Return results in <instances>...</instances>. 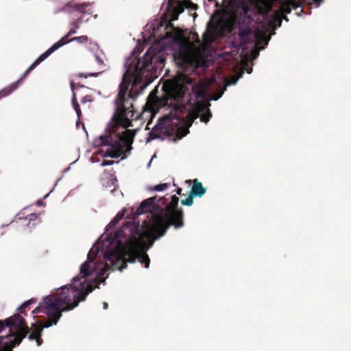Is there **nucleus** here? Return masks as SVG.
<instances>
[{"label": "nucleus", "instance_id": "nucleus-19", "mask_svg": "<svg viewBox=\"0 0 351 351\" xmlns=\"http://www.w3.org/2000/svg\"><path fill=\"white\" fill-rule=\"evenodd\" d=\"M169 186H170V184L162 183V184H159L158 185L154 186L152 189L154 191H162L167 189Z\"/></svg>", "mask_w": 351, "mask_h": 351}, {"label": "nucleus", "instance_id": "nucleus-30", "mask_svg": "<svg viewBox=\"0 0 351 351\" xmlns=\"http://www.w3.org/2000/svg\"><path fill=\"white\" fill-rule=\"evenodd\" d=\"M150 136H152V138H158V135H156L154 134V131H152L151 133H150Z\"/></svg>", "mask_w": 351, "mask_h": 351}, {"label": "nucleus", "instance_id": "nucleus-32", "mask_svg": "<svg viewBox=\"0 0 351 351\" xmlns=\"http://www.w3.org/2000/svg\"><path fill=\"white\" fill-rule=\"evenodd\" d=\"M166 36L167 38H171V37H172V34H171V33L167 32H166Z\"/></svg>", "mask_w": 351, "mask_h": 351}, {"label": "nucleus", "instance_id": "nucleus-36", "mask_svg": "<svg viewBox=\"0 0 351 351\" xmlns=\"http://www.w3.org/2000/svg\"><path fill=\"white\" fill-rule=\"evenodd\" d=\"M152 123V119H149V121L147 122V129H149L148 128V125Z\"/></svg>", "mask_w": 351, "mask_h": 351}, {"label": "nucleus", "instance_id": "nucleus-15", "mask_svg": "<svg viewBox=\"0 0 351 351\" xmlns=\"http://www.w3.org/2000/svg\"><path fill=\"white\" fill-rule=\"evenodd\" d=\"M90 3H77V5L75 6V11L82 14H92L93 11L90 8Z\"/></svg>", "mask_w": 351, "mask_h": 351}, {"label": "nucleus", "instance_id": "nucleus-39", "mask_svg": "<svg viewBox=\"0 0 351 351\" xmlns=\"http://www.w3.org/2000/svg\"><path fill=\"white\" fill-rule=\"evenodd\" d=\"M283 19H284L285 20H286V21H288V19L287 18V16H283Z\"/></svg>", "mask_w": 351, "mask_h": 351}, {"label": "nucleus", "instance_id": "nucleus-26", "mask_svg": "<svg viewBox=\"0 0 351 351\" xmlns=\"http://www.w3.org/2000/svg\"><path fill=\"white\" fill-rule=\"evenodd\" d=\"M114 163V160H103V162L101 163V166L102 167H104V166H108V165H112Z\"/></svg>", "mask_w": 351, "mask_h": 351}, {"label": "nucleus", "instance_id": "nucleus-20", "mask_svg": "<svg viewBox=\"0 0 351 351\" xmlns=\"http://www.w3.org/2000/svg\"><path fill=\"white\" fill-rule=\"evenodd\" d=\"M193 197L194 196H192V195L190 193L187 198L181 200V204L183 206H191L193 203Z\"/></svg>", "mask_w": 351, "mask_h": 351}, {"label": "nucleus", "instance_id": "nucleus-16", "mask_svg": "<svg viewBox=\"0 0 351 351\" xmlns=\"http://www.w3.org/2000/svg\"><path fill=\"white\" fill-rule=\"evenodd\" d=\"M36 302V299L32 298L27 301H25L19 308L18 311L20 315H25V309L28 308L31 304H35Z\"/></svg>", "mask_w": 351, "mask_h": 351}, {"label": "nucleus", "instance_id": "nucleus-14", "mask_svg": "<svg viewBox=\"0 0 351 351\" xmlns=\"http://www.w3.org/2000/svg\"><path fill=\"white\" fill-rule=\"evenodd\" d=\"M199 116L200 120L202 122L207 123L210 118L212 117V114L207 107L202 106L198 110V114L196 117Z\"/></svg>", "mask_w": 351, "mask_h": 351}, {"label": "nucleus", "instance_id": "nucleus-35", "mask_svg": "<svg viewBox=\"0 0 351 351\" xmlns=\"http://www.w3.org/2000/svg\"><path fill=\"white\" fill-rule=\"evenodd\" d=\"M104 308L106 309L108 308V304L106 302L104 303Z\"/></svg>", "mask_w": 351, "mask_h": 351}, {"label": "nucleus", "instance_id": "nucleus-22", "mask_svg": "<svg viewBox=\"0 0 351 351\" xmlns=\"http://www.w3.org/2000/svg\"><path fill=\"white\" fill-rule=\"evenodd\" d=\"M100 72H97V73H89L88 74H85L84 73H79L77 74H76V76L78 77H85L86 78L88 76H90V77H97L98 76L99 73Z\"/></svg>", "mask_w": 351, "mask_h": 351}, {"label": "nucleus", "instance_id": "nucleus-41", "mask_svg": "<svg viewBox=\"0 0 351 351\" xmlns=\"http://www.w3.org/2000/svg\"><path fill=\"white\" fill-rule=\"evenodd\" d=\"M209 1H213L214 0H208Z\"/></svg>", "mask_w": 351, "mask_h": 351}, {"label": "nucleus", "instance_id": "nucleus-37", "mask_svg": "<svg viewBox=\"0 0 351 351\" xmlns=\"http://www.w3.org/2000/svg\"><path fill=\"white\" fill-rule=\"evenodd\" d=\"M262 14L263 15L264 17H265L267 16H269V13H262Z\"/></svg>", "mask_w": 351, "mask_h": 351}, {"label": "nucleus", "instance_id": "nucleus-11", "mask_svg": "<svg viewBox=\"0 0 351 351\" xmlns=\"http://www.w3.org/2000/svg\"><path fill=\"white\" fill-rule=\"evenodd\" d=\"M219 34V27L216 24L209 23L207 26L206 32L203 35V38L205 43H211L217 37Z\"/></svg>", "mask_w": 351, "mask_h": 351}, {"label": "nucleus", "instance_id": "nucleus-5", "mask_svg": "<svg viewBox=\"0 0 351 351\" xmlns=\"http://www.w3.org/2000/svg\"><path fill=\"white\" fill-rule=\"evenodd\" d=\"M97 249L91 248L88 254L87 260L80 267V276L73 278V283L66 285L68 289H81L83 287L84 291L88 292L92 289V292L97 285L96 279L99 276L104 274L110 268L108 263L104 264L102 262H95L97 256Z\"/></svg>", "mask_w": 351, "mask_h": 351}, {"label": "nucleus", "instance_id": "nucleus-31", "mask_svg": "<svg viewBox=\"0 0 351 351\" xmlns=\"http://www.w3.org/2000/svg\"><path fill=\"white\" fill-rule=\"evenodd\" d=\"M182 189L181 188H178V189H176V193L178 195H182Z\"/></svg>", "mask_w": 351, "mask_h": 351}, {"label": "nucleus", "instance_id": "nucleus-29", "mask_svg": "<svg viewBox=\"0 0 351 351\" xmlns=\"http://www.w3.org/2000/svg\"><path fill=\"white\" fill-rule=\"evenodd\" d=\"M37 217V215L35 213H32L29 215V220H34Z\"/></svg>", "mask_w": 351, "mask_h": 351}, {"label": "nucleus", "instance_id": "nucleus-1", "mask_svg": "<svg viewBox=\"0 0 351 351\" xmlns=\"http://www.w3.org/2000/svg\"><path fill=\"white\" fill-rule=\"evenodd\" d=\"M153 50L149 49L142 59H134L129 65L123 75L119 86V92L114 99L115 113L114 120L117 124L121 125L125 131L120 134H110L101 136L100 145H110L103 157L117 158L123 154L129 153L132 149L134 134L128 130L132 126V121L136 120L141 114L134 110V102L139 93L134 86L141 82L143 71L147 69L152 63Z\"/></svg>", "mask_w": 351, "mask_h": 351}, {"label": "nucleus", "instance_id": "nucleus-7", "mask_svg": "<svg viewBox=\"0 0 351 351\" xmlns=\"http://www.w3.org/2000/svg\"><path fill=\"white\" fill-rule=\"evenodd\" d=\"M188 90L186 85L178 82H166L162 86L163 95L160 100V105L172 107L176 112H183L185 106L181 105L180 102Z\"/></svg>", "mask_w": 351, "mask_h": 351}, {"label": "nucleus", "instance_id": "nucleus-34", "mask_svg": "<svg viewBox=\"0 0 351 351\" xmlns=\"http://www.w3.org/2000/svg\"><path fill=\"white\" fill-rule=\"evenodd\" d=\"M169 27H171V29L174 28L171 23H169V25H167V29H168Z\"/></svg>", "mask_w": 351, "mask_h": 351}, {"label": "nucleus", "instance_id": "nucleus-27", "mask_svg": "<svg viewBox=\"0 0 351 351\" xmlns=\"http://www.w3.org/2000/svg\"><path fill=\"white\" fill-rule=\"evenodd\" d=\"M96 60L99 65H104L103 60L98 56H95Z\"/></svg>", "mask_w": 351, "mask_h": 351}, {"label": "nucleus", "instance_id": "nucleus-12", "mask_svg": "<svg viewBox=\"0 0 351 351\" xmlns=\"http://www.w3.org/2000/svg\"><path fill=\"white\" fill-rule=\"evenodd\" d=\"M70 86H71V89L72 90L73 92H74L75 90H77L79 88H88L87 87L84 86V85H81L80 84H75L73 81H71ZM72 104L75 109V111L76 112L78 119H80V117L82 114V111L80 110V105L77 100L76 94L75 93H73V94Z\"/></svg>", "mask_w": 351, "mask_h": 351}, {"label": "nucleus", "instance_id": "nucleus-38", "mask_svg": "<svg viewBox=\"0 0 351 351\" xmlns=\"http://www.w3.org/2000/svg\"><path fill=\"white\" fill-rule=\"evenodd\" d=\"M192 122H193V118H190V123H189V125H192Z\"/></svg>", "mask_w": 351, "mask_h": 351}, {"label": "nucleus", "instance_id": "nucleus-25", "mask_svg": "<svg viewBox=\"0 0 351 351\" xmlns=\"http://www.w3.org/2000/svg\"><path fill=\"white\" fill-rule=\"evenodd\" d=\"M271 21L273 23H275L276 21H278L280 24L281 23V19L279 18L278 13H272L271 14Z\"/></svg>", "mask_w": 351, "mask_h": 351}, {"label": "nucleus", "instance_id": "nucleus-2", "mask_svg": "<svg viewBox=\"0 0 351 351\" xmlns=\"http://www.w3.org/2000/svg\"><path fill=\"white\" fill-rule=\"evenodd\" d=\"M84 289L83 287L81 289H68L67 287L62 286L50 295L46 296L32 313H43L47 315V319L42 324H32V332L27 334L28 339L35 340L37 346H40L43 342L41 339L43 329L56 325L62 315V312L71 311L77 307L80 302L86 300L92 290L90 289L88 292H84Z\"/></svg>", "mask_w": 351, "mask_h": 351}, {"label": "nucleus", "instance_id": "nucleus-21", "mask_svg": "<svg viewBox=\"0 0 351 351\" xmlns=\"http://www.w3.org/2000/svg\"><path fill=\"white\" fill-rule=\"evenodd\" d=\"M88 38L86 36H77V37L72 38L71 39V41H77L80 43H85L88 42Z\"/></svg>", "mask_w": 351, "mask_h": 351}, {"label": "nucleus", "instance_id": "nucleus-13", "mask_svg": "<svg viewBox=\"0 0 351 351\" xmlns=\"http://www.w3.org/2000/svg\"><path fill=\"white\" fill-rule=\"evenodd\" d=\"M205 193L206 189L203 186L202 184L197 179H195L190 193L194 197H202Z\"/></svg>", "mask_w": 351, "mask_h": 351}, {"label": "nucleus", "instance_id": "nucleus-40", "mask_svg": "<svg viewBox=\"0 0 351 351\" xmlns=\"http://www.w3.org/2000/svg\"><path fill=\"white\" fill-rule=\"evenodd\" d=\"M271 9V6L269 5V10Z\"/></svg>", "mask_w": 351, "mask_h": 351}, {"label": "nucleus", "instance_id": "nucleus-18", "mask_svg": "<svg viewBox=\"0 0 351 351\" xmlns=\"http://www.w3.org/2000/svg\"><path fill=\"white\" fill-rule=\"evenodd\" d=\"M77 5V3L71 1L66 3L64 7V10L67 12H72L75 11V6Z\"/></svg>", "mask_w": 351, "mask_h": 351}, {"label": "nucleus", "instance_id": "nucleus-3", "mask_svg": "<svg viewBox=\"0 0 351 351\" xmlns=\"http://www.w3.org/2000/svg\"><path fill=\"white\" fill-rule=\"evenodd\" d=\"M167 201L165 197H149L143 201L136 209L138 215L147 212L151 214L152 224L148 234L152 239V244L163 237L171 226L180 229L184 226V212L178 208L179 198L174 195L171 196L169 203Z\"/></svg>", "mask_w": 351, "mask_h": 351}, {"label": "nucleus", "instance_id": "nucleus-4", "mask_svg": "<svg viewBox=\"0 0 351 351\" xmlns=\"http://www.w3.org/2000/svg\"><path fill=\"white\" fill-rule=\"evenodd\" d=\"M130 229L128 222H126L119 230L114 232V239L117 240V245L114 250L106 252L104 255V258L106 262H110L114 269H118L119 271H123L127 267L128 263H134L136 259L141 263L145 264V267L148 268L150 263V260L148 255L145 253L144 247L145 243L143 241L144 239H147L149 242V246L153 245L152 239L149 236L150 232V227L148 230L139 234L138 237L132 236L129 239L122 240L124 231Z\"/></svg>", "mask_w": 351, "mask_h": 351}, {"label": "nucleus", "instance_id": "nucleus-23", "mask_svg": "<svg viewBox=\"0 0 351 351\" xmlns=\"http://www.w3.org/2000/svg\"><path fill=\"white\" fill-rule=\"evenodd\" d=\"M93 101L92 95H86L84 96L81 99V103L82 104H86V102H91Z\"/></svg>", "mask_w": 351, "mask_h": 351}, {"label": "nucleus", "instance_id": "nucleus-17", "mask_svg": "<svg viewBox=\"0 0 351 351\" xmlns=\"http://www.w3.org/2000/svg\"><path fill=\"white\" fill-rule=\"evenodd\" d=\"M295 3L293 1H291L288 3H283L280 6V11L282 14H289L291 12V7H293Z\"/></svg>", "mask_w": 351, "mask_h": 351}, {"label": "nucleus", "instance_id": "nucleus-28", "mask_svg": "<svg viewBox=\"0 0 351 351\" xmlns=\"http://www.w3.org/2000/svg\"><path fill=\"white\" fill-rule=\"evenodd\" d=\"M79 21H80V19L78 21H73L72 23V25H73V28H75V29L79 28V25H78Z\"/></svg>", "mask_w": 351, "mask_h": 351}, {"label": "nucleus", "instance_id": "nucleus-24", "mask_svg": "<svg viewBox=\"0 0 351 351\" xmlns=\"http://www.w3.org/2000/svg\"><path fill=\"white\" fill-rule=\"evenodd\" d=\"M123 213H119L116 217L111 221L112 223L116 224L120 219H121L123 217Z\"/></svg>", "mask_w": 351, "mask_h": 351}, {"label": "nucleus", "instance_id": "nucleus-6", "mask_svg": "<svg viewBox=\"0 0 351 351\" xmlns=\"http://www.w3.org/2000/svg\"><path fill=\"white\" fill-rule=\"evenodd\" d=\"M30 332L25 319L14 314L4 320H0V351H12Z\"/></svg>", "mask_w": 351, "mask_h": 351}, {"label": "nucleus", "instance_id": "nucleus-10", "mask_svg": "<svg viewBox=\"0 0 351 351\" xmlns=\"http://www.w3.org/2000/svg\"><path fill=\"white\" fill-rule=\"evenodd\" d=\"M260 34L258 29H256L253 33L252 29L250 27H241V25L239 27V36L241 40V45H247V44H252L254 42L255 38H257Z\"/></svg>", "mask_w": 351, "mask_h": 351}, {"label": "nucleus", "instance_id": "nucleus-33", "mask_svg": "<svg viewBox=\"0 0 351 351\" xmlns=\"http://www.w3.org/2000/svg\"><path fill=\"white\" fill-rule=\"evenodd\" d=\"M312 1L319 5L323 0H312Z\"/></svg>", "mask_w": 351, "mask_h": 351}, {"label": "nucleus", "instance_id": "nucleus-8", "mask_svg": "<svg viewBox=\"0 0 351 351\" xmlns=\"http://www.w3.org/2000/svg\"><path fill=\"white\" fill-rule=\"evenodd\" d=\"M75 28L70 29L69 33L62 38L58 42L53 44L49 49H48L45 53L41 54L32 65L25 71L23 76L16 82L11 84L10 86H6L0 90V99L10 95L14 90H16L21 80L26 77L27 75L34 70L41 62L45 60L48 56H49L53 52L59 49L60 47L71 42V39H68L69 36L76 33Z\"/></svg>", "mask_w": 351, "mask_h": 351}, {"label": "nucleus", "instance_id": "nucleus-9", "mask_svg": "<svg viewBox=\"0 0 351 351\" xmlns=\"http://www.w3.org/2000/svg\"><path fill=\"white\" fill-rule=\"evenodd\" d=\"M196 6L190 0H168L167 12L170 14L171 21H176L185 8H193Z\"/></svg>", "mask_w": 351, "mask_h": 351}]
</instances>
